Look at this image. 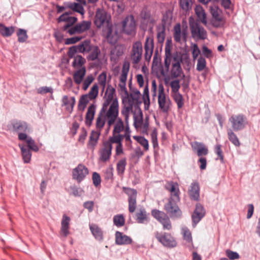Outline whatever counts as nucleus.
I'll return each mask as SVG.
<instances>
[{"label": "nucleus", "mask_w": 260, "mask_h": 260, "mask_svg": "<svg viewBox=\"0 0 260 260\" xmlns=\"http://www.w3.org/2000/svg\"><path fill=\"white\" fill-rule=\"evenodd\" d=\"M115 90L112 86H108L104 96V102L103 104L101 109H103L105 106L108 110L111 107L115 108L117 110V116L115 119V121L112 125H114L112 131V135L109 139H112L114 137H119L121 139L124 138L126 142H131V131L128 122L125 123L124 125L121 118L118 117L119 114V104L117 99L114 98V94Z\"/></svg>", "instance_id": "nucleus-1"}, {"label": "nucleus", "mask_w": 260, "mask_h": 260, "mask_svg": "<svg viewBox=\"0 0 260 260\" xmlns=\"http://www.w3.org/2000/svg\"><path fill=\"white\" fill-rule=\"evenodd\" d=\"M117 116V111L115 110L113 107L107 109L105 106L103 109H101L95 121L96 131H92L90 134L89 140L87 144V147L92 150H93L95 146L98 143L99 137L106 122L109 127H110Z\"/></svg>", "instance_id": "nucleus-2"}, {"label": "nucleus", "mask_w": 260, "mask_h": 260, "mask_svg": "<svg viewBox=\"0 0 260 260\" xmlns=\"http://www.w3.org/2000/svg\"><path fill=\"white\" fill-rule=\"evenodd\" d=\"M189 25L192 37L196 40H204L207 38V32L199 23L191 17L189 19Z\"/></svg>", "instance_id": "nucleus-3"}, {"label": "nucleus", "mask_w": 260, "mask_h": 260, "mask_svg": "<svg viewBox=\"0 0 260 260\" xmlns=\"http://www.w3.org/2000/svg\"><path fill=\"white\" fill-rule=\"evenodd\" d=\"M92 45L91 41L86 39L79 44L71 47L68 52V56L72 58L76 53L83 54L89 53Z\"/></svg>", "instance_id": "nucleus-4"}, {"label": "nucleus", "mask_w": 260, "mask_h": 260, "mask_svg": "<svg viewBox=\"0 0 260 260\" xmlns=\"http://www.w3.org/2000/svg\"><path fill=\"white\" fill-rule=\"evenodd\" d=\"M232 129L234 131L243 130L248 124L247 118L242 114H233L229 119Z\"/></svg>", "instance_id": "nucleus-5"}, {"label": "nucleus", "mask_w": 260, "mask_h": 260, "mask_svg": "<svg viewBox=\"0 0 260 260\" xmlns=\"http://www.w3.org/2000/svg\"><path fill=\"white\" fill-rule=\"evenodd\" d=\"M212 15L211 23L215 28L223 27L225 23V18L222 15L220 9L216 6H211L210 9Z\"/></svg>", "instance_id": "nucleus-6"}, {"label": "nucleus", "mask_w": 260, "mask_h": 260, "mask_svg": "<svg viewBox=\"0 0 260 260\" xmlns=\"http://www.w3.org/2000/svg\"><path fill=\"white\" fill-rule=\"evenodd\" d=\"M158 103L159 108L164 113H168L171 109V102L169 96L165 93L162 84L158 86Z\"/></svg>", "instance_id": "nucleus-7"}, {"label": "nucleus", "mask_w": 260, "mask_h": 260, "mask_svg": "<svg viewBox=\"0 0 260 260\" xmlns=\"http://www.w3.org/2000/svg\"><path fill=\"white\" fill-rule=\"evenodd\" d=\"M129 69V64L125 62L123 64L121 74L120 76V82L118 84L119 91L123 97H129L128 92L126 88V81L127 80V74Z\"/></svg>", "instance_id": "nucleus-8"}, {"label": "nucleus", "mask_w": 260, "mask_h": 260, "mask_svg": "<svg viewBox=\"0 0 260 260\" xmlns=\"http://www.w3.org/2000/svg\"><path fill=\"white\" fill-rule=\"evenodd\" d=\"M122 102L123 107L121 111V114L124 118L125 122L127 123L130 114L133 113V109H135V106L138 105L135 104L133 100L129 97H123Z\"/></svg>", "instance_id": "nucleus-9"}, {"label": "nucleus", "mask_w": 260, "mask_h": 260, "mask_svg": "<svg viewBox=\"0 0 260 260\" xmlns=\"http://www.w3.org/2000/svg\"><path fill=\"white\" fill-rule=\"evenodd\" d=\"M155 237L164 246L173 248L177 246L176 240L170 234L157 232L155 234Z\"/></svg>", "instance_id": "nucleus-10"}, {"label": "nucleus", "mask_w": 260, "mask_h": 260, "mask_svg": "<svg viewBox=\"0 0 260 260\" xmlns=\"http://www.w3.org/2000/svg\"><path fill=\"white\" fill-rule=\"evenodd\" d=\"M173 58V63H178L181 64L182 62V56L180 53L176 52L172 55L171 53V47L167 45L165 47V66L167 69H169L171 61V58Z\"/></svg>", "instance_id": "nucleus-11"}, {"label": "nucleus", "mask_w": 260, "mask_h": 260, "mask_svg": "<svg viewBox=\"0 0 260 260\" xmlns=\"http://www.w3.org/2000/svg\"><path fill=\"white\" fill-rule=\"evenodd\" d=\"M122 30L127 35H132L136 31V21L132 15L127 16L121 21Z\"/></svg>", "instance_id": "nucleus-12"}, {"label": "nucleus", "mask_w": 260, "mask_h": 260, "mask_svg": "<svg viewBox=\"0 0 260 260\" xmlns=\"http://www.w3.org/2000/svg\"><path fill=\"white\" fill-rule=\"evenodd\" d=\"M111 17L104 9H98L95 13L94 23L98 28H101L105 24H108Z\"/></svg>", "instance_id": "nucleus-13"}, {"label": "nucleus", "mask_w": 260, "mask_h": 260, "mask_svg": "<svg viewBox=\"0 0 260 260\" xmlns=\"http://www.w3.org/2000/svg\"><path fill=\"white\" fill-rule=\"evenodd\" d=\"M112 145H111L110 139L103 143L102 147L100 149L99 159L103 162L108 161L112 154Z\"/></svg>", "instance_id": "nucleus-14"}, {"label": "nucleus", "mask_w": 260, "mask_h": 260, "mask_svg": "<svg viewBox=\"0 0 260 260\" xmlns=\"http://www.w3.org/2000/svg\"><path fill=\"white\" fill-rule=\"evenodd\" d=\"M77 18L75 16H72L70 13L66 12L60 15L58 18V21L64 22L66 24L62 27V30L65 31L68 34V30H69L73 25L77 21Z\"/></svg>", "instance_id": "nucleus-15"}, {"label": "nucleus", "mask_w": 260, "mask_h": 260, "mask_svg": "<svg viewBox=\"0 0 260 260\" xmlns=\"http://www.w3.org/2000/svg\"><path fill=\"white\" fill-rule=\"evenodd\" d=\"M177 202L170 199L169 202L165 205V209L172 218L181 217L182 212L177 205Z\"/></svg>", "instance_id": "nucleus-16"}, {"label": "nucleus", "mask_w": 260, "mask_h": 260, "mask_svg": "<svg viewBox=\"0 0 260 260\" xmlns=\"http://www.w3.org/2000/svg\"><path fill=\"white\" fill-rule=\"evenodd\" d=\"M91 22L90 21H83L72 27L68 30V34L72 36L75 34L83 33L89 30L91 27Z\"/></svg>", "instance_id": "nucleus-17"}, {"label": "nucleus", "mask_w": 260, "mask_h": 260, "mask_svg": "<svg viewBox=\"0 0 260 260\" xmlns=\"http://www.w3.org/2000/svg\"><path fill=\"white\" fill-rule=\"evenodd\" d=\"M88 169L84 165L79 164L72 171L73 178L80 183L88 175Z\"/></svg>", "instance_id": "nucleus-18"}, {"label": "nucleus", "mask_w": 260, "mask_h": 260, "mask_svg": "<svg viewBox=\"0 0 260 260\" xmlns=\"http://www.w3.org/2000/svg\"><path fill=\"white\" fill-rule=\"evenodd\" d=\"M125 192L128 196V211L130 213H133L136 209L137 192L134 189L127 188L125 189Z\"/></svg>", "instance_id": "nucleus-19"}, {"label": "nucleus", "mask_w": 260, "mask_h": 260, "mask_svg": "<svg viewBox=\"0 0 260 260\" xmlns=\"http://www.w3.org/2000/svg\"><path fill=\"white\" fill-rule=\"evenodd\" d=\"M165 187L170 192V199L173 200L174 202L180 201V191L178 183L171 181L166 184Z\"/></svg>", "instance_id": "nucleus-20"}, {"label": "nucleus", "mask_w": 260, "mask_h": 260, "mask_svg": "<svg viewBox=\"0 0 260 260\" xmlns=\"http://www.w3.org/2000/svg\"><path fill=\"white\" fill-rule=\"evenodd\" d=\"M142 45L140 42H136L133 44L131 58L133 63H138L142 55Z\"/></svg>", "instance_id": "nucleus-21"}, {"label": "nucleus", "mask_w": 260, "mask_h": 260, "mask_svg": "<svg viewBox=\"0 0 260 260\" xmlns=\"http://www.w3.org/2000/svg\"><path fill=\"white\" fill-rule=\"evenodd\" d=\"M205 213L206 211L203 206L199 203L197 204L191 217L193 227H195L197 224L204 217Z\"/></svg>", "instance_id": "nucleus-22"}, {"label": "nucleus", "mask_w": 260, "mask_h": 260, "mask_svg": "<svg viewBox=\"0 0 260 260\" xmlns=\"http://www.w3.org/2000/svg\"><path fill=\"white\" fill-rule=\"evenodd\" d=\"M191 146L193 151L196 152L199 157L204 156L208 154V149L203 143L195 141L191 143Z\"/></svg>", "instance_id": "nucleus-23"}, {"label": "nucleus", "mask_w": 260, "mask_h": 260, "mask_svg": "<svg viewBox=\"0 0 260 260\" xmlns=\"http://www.w3.org/2000/svg\"><path fill=\"white\" fill-rule=\"evenodd\" d=\"M194 12L197 17L196 21L198 23L201 22L205 26H207V16L203 8L200 5H197L194 8Z\"/></svg>", "instance_id": "nucleus-24"}, {"label": "nucleus", "mask_w": 260, "mask_h": 260, "mask_svg": "<svg viewBox=\"0 0 260 260\" xmlns=\"http://www.w3.org/2000/svg\"><path fill=\"white\" fill-rule=\"evenodd\" d=\"M188 194L191 200L198 201L200 199V186L197 181L192 182L188 189Z\"/></svg>", "instance_id": "nucleus-25"}, {"label": "nucleus", "mask_w": 260, "mask_h": 260, "mask_svg": "<svg viewBox=\"0 0 260 260\" xmlns=\"http://www.w3.org/2000/svg\"><path fill=\"white\" fill-rule=\"evenodd\" d=\"M61 106L65 107L66 109L69 113H72L76 103L75 98L74 96L63 95L61 99Z\"/></svg>", "instance_id": "nucleus-26"}, {"label": "nucleus", "mask_w": 260, "mask_h": 260, "mask_svg": "<svg viewBox=\"0 0 260 260\" xmlns=\"http://www.w3.org/2000/svg\"><path fill=\"white\" fill-rule=\"evenodd\" d=\"M11 124L14 131L24 133L28 132V125L24 121L13 120L11 122Z\"/></svg>", "instance_id": "nucleus-27"}, {"label": "nucleus", "mask_w": 260, "mask_h": 260, "mask_svg": "<svg viewBox=\"0 0 260 260\" xmlns=\"http://www.w3.org/2000/svg\"><path fill=\"white\" fill-rule=\"evenodd\" d=\"M134 125L136 128H141L143 125V114L139 106H135L133 112Z\"/></svg>", "instance_id": "nucleus-28"}, {"label": "nucleus", "mask_w": 260, "mask_h": 260, "mask_svg": "<svg viewBox=\"0 0 260 260\" xmlns=\"http://www.w3.org/2000/svg\"><path fill=\"white\" fill-rule=\"evenodd\" d=\"M96 106L94 104H91L88 107L85 120V123L87 126H90L91 125L96 112Z\"/></svg>", "instance_id": "nucleus-29"}, {"label": "nucleus", "mask_w": 260, "mask_h": 260, "mask_svg": "<svg viewBox=\"0 0 260 260\" xmlns=\"http://www.w3.org/2000/svg\"><path fill=\"white\" fill-rule=\"evenodd\" d=\"M86 70L85 67L74 71L73 74V78L76 84L79 85L82 83L86 75Z\"/></svg>", "instance_id": "nucleus-30"}, {"label": "nucleus", "mask_w": 260, "mask_h": 260, "mask_svg": "<svg viewBox=\"0 0 260 260\" xmlns=\"http://www.w3.org/2000/svg\"><path fill=\"white\" fill-rule=\"evenodd\" d=\"M131 237L124 235L122 233L117 231L115 233V243L117 245H127L132 243Z\"/></svg>", "instance_id": "nucleus-31"}, {"label": "nucleus", "mask_w": 260, "mask_h": 260, "mask_svg": "<svg viewBox=\"0 0 260 260\" xmlns=\"http://www.w3.org/2000/svg\"><path fill=\"white\" fill-rule=\"evenodd\" d=\"M78 3L71 2L68 4V7L73 11L80 13L82 16L84 15L85 11L82 6V4L85 5L86 2L85 0H76Z\"/></svg>", "instance_id": "nucleus-32"}, {"label": "nucleus", "mask_w": 260, "mask_h": 260, "mask_svg": "<svg viewBox=\"0 0 260 260\" xmlns=\"http://www.w3.org/2000/svg\"><path fill=\"white\" fill-rule=\"evenodd\" d=\"M71 221L70 218L64 214L61 221V228L60 234L64 237H67L70 233L69 225Z\"/></svg>", "instance_id": "nucleus-33"}, {"label": "nucleus", "mask_w": 260, "mask_h": 260, "mask_svg": "<svg viewBox=\"0 0 260 260\" xmlns=\"http://www.w3.org/2000/svg\"><path fill=\"white\" fill-rule=\"evenodd\" d=\"M86 56V58L88 61H94L99 58V56L101 54L100 48L97 45H92L90 48L89 53Z\"/></svg>", "instance_id": "nucleus-34"}, {"label": "nucleus", "mask_w": 260, "mask_h": 260, "mask_svg": "<svg viewBox=\"0 0 260 260\" xmlns=\"http://www.w3.org/2000/svg\"><path fill=\"white\" fill-rule=\"evenodd\" d=\"M89 229L94 237L99 241L103 239V233L101 229L95 224H90Z\"/></svg>", "instance_id": "nucleus-35"}, {"label": "nucleus", "mask_w": 260, "mask_h": 260, "mask_svg": "<svg viewBox=\"0 0 260 260\" xmlns=\"http://www.w3.org/2000/svg\"><path fill=\"white\" fill-rule=\"evenodd\" d=\"M110 139V142L111 143V145H112V144L115 143L116 144V155H120L123 153V147H122V141L123 139H121V137H114L112 139Z\"/></svg>", "instance_id": "nucleus-36"}, {"label": "nucleus", "mask_w": 260, "mask_h": 260, "mask_svg": "<svg viewBox=\"0 0 260 260\" xmlns=\"http://www.w3.org/2000/svg\"><path fill=\"white\" fill-rule=\"evenodd\" d=\"M174 39L177 42H180L182 37L186 39V32L183 30L182 32L181 31V26L180 24H177L174 26Z\"/></svg>", "instance_id": "nucleus-37"}, {"label": "nucleus", "mask_w": 260, "mask_h": 260, "mask_svg": "<svg viewBox=\"0 0 260 260\" xmlns=\"http://www.w3.org/2000/svg\"><path fill=\"white\" fill-rule=\"evenodd\" d=\"M15 31L14 26L7 27L3 24L0 23V34L4 37L11 36Z\"/></svg>", "instance_id": "nucleus-38"}, {"label": "nucleus", "mask_w": 260, "mask_h": 260, "mask_svg": "<svg viewBox=\"0 0 260 260\" xmlns=\"http://www.w3.org/2000/svg\"><path fill=\"white\" fill-rule=\"evenodd\" d=\"M19 147L20 148L22 158L25 163H28L31 157V153L30 150L27 148L26 146L19 144Z\"/></svg>", "instance_id": "nucleus-39"}, {"label": "nucleus", "mask_w": 260, "mask_h": 260, "mask_svg": "<svg viewBox=\"0 0 260 260\" xmlns=\"http://www.w3.org/2000/svg\"><path fill=\"white\" fill-rule=\"evenodd\" d=\"M74 61L72 62V66L74 68H82L83 67L84 64L86 62V59L83 57L81 55H77L73 57Z\"/></svg>", "instance_id": "nucleus-40"}, {"label": "nucleus", "mask_w": 260, "mask_h": 260, "mask_svg": "<svg viewBox=\"0 0 260 260\" xmlns=\"http://www.w3.org/2000/svg\"><path fill=\"white\" fill-rule=\"evenodd\" d=\"M183 73L181 64L178 63H173L171 71V76L173 78H177Z\"/></svg>", "instance_id": "nucleus-41"}, {"label": "nucleus", "mask_w": 260, "mask_h": 260, "mask_svg": "<svg viewBox=\"0 0 260 260\" xmlns=\"http://www.w3.org/2000/svg\"><path fill=\"white\" fill-rule=\"evenodd\" d=\"M91 100L89 99L87 95L85 94L81 96L78 105V108L79 111H83L86 108L87 104L89 103V101Z\"/></svg>", "instance_id": "nucleus-42"}, {"label": "nucleus", "mask_w": 260, "mask_h": 260, "mask_svg": "<svg viewBox=\"0 0 260 260\" xmlns=\"http://www.w3.org/2000/svg\"><path fill=\"white\" fill-rule=\"evenodd\" d=\"M136 220L138 223H143L146 218V214L145 208H143L139 209L136 214Z\"/></svg>", "instance_id": "nucleus-43"}, {"label": "nucleus", "mask_w": 260, "mask_h": 260, "mask_svg": "<svg viewBox=\"0 0 260 260\" xmlns=\"http://www.w3.org/2000/svg\"><path fill=\"white\" fill-rule=\"evenodd\" d=\"M193 0H179V6L180 8L185 12L189 11L191 7Z\"/></svg>", "instance_id": "nucleus-44"}, {"label": "nucleus", "mask_w": 260, "mask_h": 260, "mask_svg": "<svg viewBox=\"0 0 260 260\" xmlns=\"http://www.w3.org/2000/svg\"><path fill=\"white\" fill-rule=\"evenodd\" d=\"M233 129L228 130V135L229 140L236 146H239L240 143L236 135L234 133Z\"/></svg>", "instance_id": "nucleus-45"}, {"label": "nucleus", "mask_w": 260, "mask_h": 260, "mask_svg": "<svg viewBox=\"0 0 260 260\" xmlns=\"http://www.w3.org/2000/svg\"><path fill=\"white\" fill-rule=\"evenodd\" d=\"M126 165L125 158H122L118 161L116 166V169L118 175H122L125 171Z\"/></svg>", "instance_id": "nucleus-46"}, {"label": "nucleus", "mask_w": 260, "mask_h": 260, "mask_svg": "<svg viewBox=\"0 0 260 260\" xmlns=\"http://www.w3.org/2000/svg\"><path fill=\"white\" fill-rule=\"evenodd\" d=\"M113 222L117 227H121L125 223V218L122 214H117L113 217Z\"/></svg>", "instance_id": "nucleus-47"}, {"label": "nucleus", "mask_w": 260, "mask_h": 260, "mask_svg": "<svg viewBox=\"0 0 260 260\" xmlns=\"http://www.w3.org/2000/svg\"><path fill=\"white\" fill-rule=\"evenodd\" d=\"M182 231L184 240L188 243L189 245H191L192 240L191 232L187 228H182Z\"/></svg>", "instance_id": "nucleus-48"}, {"label": "nucleus", "mask_w": 260, "mask_h": 260, "mask_svg": "<svg viewBox=\"0 0 260 260\" xmlns=\"http://www.w3.org/2000/svg\"><path fill=\"white\" fill-rule=\"evenodd\" d=\"M18 41L20 43L25 42L28 38L27 31L24 29L19 28L17 32Z\"/></svg>", "instance_id": "nucleus-49"}, {"label": "nucleus", "mask_w": 260, "mask_h": 260, "mask_svg": "<svg viewBox=\"0 0 260 260\" xmlns=\"http://www.w3.org/2000/svg\"><path fill=\"white\" fill-rule=\"evenodd\" d=\"M196 69L199 72H201L207 69L206 60L202 56H200L197 60Z\"/></svg>", "instance_id": "nucleus-50"}, {"label": "nucleus", "mask_w": 260, "mask_h": 260, "mask_svg": "<svg viewBox=\"0 0 260 260\" xmlns=\"http://www.w3.org/2000/svg\"><path fill=\"white\" fill-rule=\"evenodd\" d=\"M173 98L177 105L178 108H182L184 104L182 95L180 93H176L173 94Z\"/></svg>", "instance_id": "nucleus-51"}, {"label": "nucleus", "mask_w": 260, "mask_h": 260, "mask_svg": "<svg viewBox=\"0 0 260 260\" xmlns=\"http://www.w3.org/2000/svg\"><path fill=\"white\" fill-rule=\"evenodd\" d=\"M99 93V87L96 84H94L88 94H86V95L91 100L95 99Z\"/></svg>", "instance_id": "nucleus-52"}, {"label": "nucleus", "mask_w": 260, "mask_h": 260, "mask_svg": "<svg viewBox=\"0 0 260 260\" xmlns=\"http://www.w3.org/2000/svg\"><path fill=\"white\" fill-rule=\"evenodd\" d=\"M129 98H131L132 100H133L134 103H136L138 105L139 103H141L142 95L140 92L137 89L133 91V92L131 93Z\"/></svg>", "instance_id": "nucleus-53"}, {"label": "nucleus", "mask_w": 260, "mask_h": 260, "mask_svg": "<svg viewBox=\"0 0 260 260\" xmlns=\"http://www.w3.org/2000/svg\"><path fill=\"white\" fill-rule=\"evenodd\" d=\"M94 78L92 75L90 74L86 76L82 82V88L84 90H86L89 85L93 82Z\"/></svg>", "instance_id": "nucleus-54"}, {"label": "nucleus", "mask_w": 260, "mask_h": 260, "mask_svg": "<svg viewBox=\"0 0 260 260\" xmlns=\"http://www.w3.org/2000/svg\"><path fill=\"white\" fill-rule=\"evenodd\" d=\"M159 222L162 225L164 230H170L172 229L171 221L167 214Z\"/></svg>", "instance_id": "nucleus-55"}, {"label": "nucleus", "mask_w": 260, "mask_h": 260, "mask_svg": "<svg viewBox=\"0 0 260 260\" xmlns=\"http://www.w3.org/2000/svg\"><path fill=\"white\" fill-rule=\"evenodd\" d=\"M152 215L155 219L160 222L162 219L165 218L166 214L157 210H153L152 211Z\"/></svg>", "instance_id": "nucleus-56"}, {"label": "nucleus", "mask_w": 260, "mask_h": 260, "mask_svg": "<svg viewBox=\"0 0 260 260\" xmlns=\"http://www.w3.org/2000/svg\"><path fill=\"white\" fill-rule=\"evenodd\" d=\"M152 215L155 219L160 222L162 219L165 218L166 214L157 210H153L152 211Z\"/></svg>", "instance_id": "nucleus-57"}, {"label": "nucleus", "mask_w": 260, "mask_h": 260, "mask_svg": "<svg viewBox=\"0 0 260 260\" xmlns=\"http://www.w3.org/2000/svg\"><path fill=\"white\" fill-rule=\"evenodd\" d=\"M170 86L172 88V92L173 93V94L176 93H179V90L180 89V86L179 84V80H175L171 81V82L170 83Z\"/></svg>", "instance_id": "nucleus-58"}, {"label": "nucleus", "mask_w": 260, "mask_h": 260, "mask_svg": "<svg viewBox=\"0 0 260 260\" xmlns=\"http://www.w3.org/2000/svg\"><path fill=\"white\" fill-rule=\"evenodd\" d=\"M26 143L27 144V146L29 147V149H31L34 151H38L39 150V148L37 145L35 144V142L34 140L31 139V138L28 137L26 139Z\"/></svg>", "instance_id": "nucleus-59"}, {"label": "nucleus", "mask_w": 260, "mask_h": 260, "mask_svg": "<svg viewBox=\"0 0 260 260\" xmlns=\"http://www.w3.org/2000/svg\"><path fill=\"white\" fill-rule=\"evenodd\" d=\"M214 151L215 153L218 156L221 162H224V156L223 155L221 146L220 144H216L215 146Z\"/></svg>", "instance_id": "nucleus-60"}, {"label": "nucleus", "mask_w": 260, "mask_h": 260, "mask_svg": "<svg viewBox=\"0 0 260 260\" xmlns=\"http://www.w3.org/2000/svg\"><path fill=\"white\" fill-rule=\"evenodd\" d=\"M53 89L51 87L43 86L37 89V93L41 94H44L47 93H52Z\"/></svg>", "instance_id": "nucleus-61"}, {"label": "nucleus", "mask_w": 260, "mask_h": 260, "mask_svg": "<svg viewBox=\"0 0 260 260\" xmlns=\"http://www.w3.org/2000/svg\"><path fill=\"white\" fill-rule=\"evenodd\" d=\"M92 179L93 184L96 187L100 185L101 182V178L99 174L96 172H94L92 174Z\"/></svg>", "instance_id": "nucleus-62"}, {"label": "nucleus", "mask_w": 260, "mask_h": 260, "mask_svg": "<svg viewBox=\"0 0 260 260\" xmlns=\"http://www.w3.org/2000/svg\"><path fill=\"white\" fill-rule=\"evenodd\" d=\"M82 39V37L79 36L67 38L66 39L64 43L66 45L74 44L80 41Z\"/></svg>", "instance_id": "nucleus-63"}, {"label": "nucleus", "mask_w": 260, "mask_h": 260, "mask_svg": "<svg viewBox=\"0 0 260 260\" xmlns=\"http://www.w3.org/2000/svg\"><path fill=\"white\" fill-rule=\"evenodd\" d=\"M198 164L201 170H204L206 169L207 166L206 158L204 156L200 157L198 161Z\"/></svg>", "instance_id": "nucleus-64"}]
</instances>
